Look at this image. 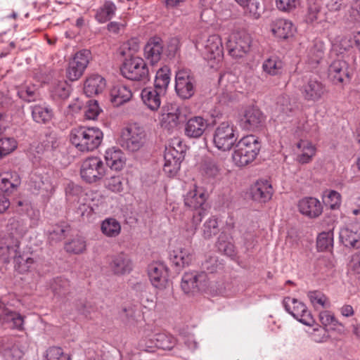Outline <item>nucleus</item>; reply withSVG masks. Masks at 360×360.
I'll return each instance as SVG.
<instances>
[{
    "label": "nucleus",
    "mask_w": 360,
    "mask_h": 360,
    "mask_svg": "<svg viewBox=\"0 0 360 360\" xmlns=\"http://www.w3.org/2000/svg\"><path fill=\"white\" fill-rule=\"evenodd\" d=\"M102 131L97 127H81L73 129L70 133L72 144L82 153L93 151L101 143Z\"/></svg>",
    "instance_id": "obj_1"
},
{
    "label": "nucleus",
    "mask_w": 360,
    "mask_h": 360,
    "mask_svg": "<svg viewBox=\"0 0 360 360\" xmlns=\"http://www.w3.org/2000/svg\"><path fill=\"white\" fill-rule=\"evenodd\" d=\"M260 148L257 137L254 135L246 136L236 144L232 155L233 161L236 165L244 167L256 158Z\"/></svg>",
    "instance_id": "obj_2"
},
{
    "label": "nucleus",
    "mask_w": 360,
    "mask_h": 360,
    "mask_svg": "<svg viewBox=\"0 0 360 360\" xmlns=\"http://www.w3.org/2000/svg\"><path fill=\"white\" fill-rule=\"evenodd\" d=\"M122 75L130 80L146 84L150 80L149 70L145 60L138 56L126 58L120 68Z\"/></svg>",
    "instance_id": "obj_3"
},
{
    "label": "nucleus",
    "mask_w": 360,
    "mask_h": 360,
    "mask_svg": "<svg viewBox=\"0 0 360 360\" xmlns=\"http://www.w3.org/2000/svg\"><path fill=\"white\" fill-rule=\"evenodd\" d=\"M146 134L144 129L136 124L130 125L121 131L119 143L129 152L139 150L145 144Z\"/></svg>",
    "instance_id": "obj_4"
},
{
    "label": "nucleus",
    "mask_w": 360,
    "mask_h": 360,
    "mask_svg": "<svg viewBox=\"0 0 360 360\" xmlns=\"http://www.w3.org/2000/svg\"><path fill=\"white\" fill-rule=\"evenodd\" d=\"M196 81L191 70L179 68L175 75V91L182 99L191 98L195 91Z\"/></svg>",
    "instance_id": "obj_5"
},
{
    "label": "nucleus",
    "mask_w": 360,
    "mask_h": 360,
    "mask_svg": "<svg viewBox=\"0 0 360 360\" xmlns=\"http://www.w3.org/2000/svg\"><path fill=\"white\" fill-rule=\"evenodd\" d=\"M237 139L234 125L229 122H224L216 128L213 141L219 150L226 151L231 149Z\"/></svg>",
    "instance_id": "obj_6"
},
{
    "label": "nucleus",
    "mask_w": 360,
    "mask_h": 360,
    "mask_svg": "<svg viewBox=\"0 0 360 360\" xmlns=\"http://www.w3.org/2000/svg\"><path fill=\"white\" fill-rule=\"evenodd\" d=\"M251 38L245 31L232 32L226 41V48L233 58H242L250 50Z\"/></svg>",
    "instance_id": "obj_7"
},
{
    "label": "nucleus",
    "mask_w": 360,
    "mask_h": 360,
    "mask_svg": "<svg viewBox=\"0 0 360 360\" xmlns=\"http://www.w3.org/2000/svg\"><path fill=\"white\" fill-rule=\"evenodd\" d=\"M105 166L100 158L91 157L82 162L80 174L86 182L94 183L105 176Z\"/></svg>",
    "instance_id": "obj_8"
},
{
    "label": "nucleus",
    "mask_w": 360,
    "mask_h": 360,
    "mask_svg": "<svg viewBox=\"0 0 360 360\" xmlns=\"http://www.w3.org/2000/svg\"><path fill=\"white\" fill-rule=\"evenodd\" d=\"M285 309L295 319L306 326H313L315 323L306 305L295 298L287 297L283 302Z\"/></svg>",
    "instance_id": "obj_9"
},
{
    "label": "nucleus",
    "mask_w": 360,
    "mask_h": 360,
    "mask_svg": "<svg viewBox=\"0 0 360 360\" xmlns=\"http://www.w3.org/2000/svg\"><path fill=\"white\" fill-rule=\"evenodd\" d=\"M91 58L89 50L83 49L77 52L70 61L67 69V77L70 81H76L83 75Z\"/></svg>",
    "instance_id": "obj_10"
},
{
    "label": "nucleus",
    "mask_w": 360,
    "mask_h": 360,
    "mask_svg": "<svg viewBox=\"0 0 360 360\" xmlns=\"http://www.w3.org/2000/svg\"><path fill=\"white\" fill-rule=\"evenodd\" d=\"M208 276L204 271L186 272L181 278V287L186 294L205 290L208 286Z\"/></svg>",
    "instance_id": "obj_11"
},
{
    "label": "nucleus",
    "mask_w": 360,
    "mask_h": 360,
    "mask_svg": "<svg viewBox=\"0 0 360 360\" xmlns=\"http://www.w3.org/2000/svg\"><path fill=\"white\" fill-rule=\"evenodd\" d=\"M299 110L298 103L287 95L280 96L277 98L274 116L282 122L295 115Z\"/></svg>",
    "instance_id": "obj_12"
},
{
    "label": "nucleus",
    "mask_w": 360,
    "mask_h": 360,
    "mask_svg": "<svg viewBox=\"0 0 360 360\" xmlns=\"http://www.w3.org/2000/svg\"><path fill=\"white\" fill-rule=\"evenodd\" d=\"M301 94L306 101L316 102L326 92L325 85L316 77L306 79L300 88Z\"/></svg>",
    "instance_id": "obj_13"
},
{
    "label": "nucleus",
    "mask_w": 360,
    "mask_h": 360,
    "mask_svg": "<svg viewBox=\"0 0 360 360\" xmlns=\"http://www.w3.org/2000/svg\"><path fill=\"white\" fill-rule=\"evenodd\" d=\"M181 108L175 103H167L162 108V127L169 131L176 127L183 117Z\"/></svg>",
    "instance_id": "obj_14"
},
{
    "label": "nucleus",
    "mask_w": 360,
    "mask_h": 360,
    "mask_svg": "<svg viewBox=\"0 0 360 360\" xmlns=\"http://www.w3.org/2000/svg\"><path fill=\"white\" fill-rule=\"evenodd\" d=\"M164 158V172L169 176H174L179 170L184 158L182 151H179L172 146L166 147Z\"/></svg>",
    "instance_id": "obj_15"
},
{
    "label": "nucleus",
    "mask_w": 360,
    "mask_h": 360,
    "mask_svg": "<svg viewBox=\"0 0 360 360\" xmlns=\"http://www.w3.org/2000/svg\"><path fill=\"white\" fill-rule=\"evenodd\" d=\"M20 241L15 237L4 235L0 238V259L8 263L19 252Z\"/></svg>",
    "instance_id": "obj_16"
},
{
    "label": "nucleus",
    "mask_w": 360,
    "mask_h": 360,
    "mask_svg": "<svg viewBox=\"0 0 360 360\" xmlns=\"http://www.w3.org/2000/svg\"><path fill=\"white\" fill-rule=\"evenodd\" d=\"M203 54L206 60H220L223 56V45L220 37L212 34L203 42Z\"/></svg>",
    "instance_id": "obj_17"
},
{
    "label": "nucleus",
    "mask_w": 360,
    "mask_h": 360,
    "mask_svg": "<svg viewBox=\"0 0 360 360\" xmlns=\"http://www.w3.org/2000/svg\"><path fill=\"white\" fill-rule=\"evenodd\" d=\"M148 276L152 285L159 289L166 288L168 283L167 268L162 263H154L148 266Z\"/></svg>",
    "instance_id": "obj_18"
},
{
    "label": "nucleus",
    "mask_w": 360,
    "mask_h": 360,
    "mask_svg": "<svg viewBox=\"0 0 360 360\" xmlns=\"http://www.w3.org/2000/svg\"><path fill=\"white\" fill-rule=\"evenodd\" d=\"M109 268L114 275L122 276L131 272L132 262L127 254L120 252L111 257Z\"/></svg>",
    "instance_id": "obj_19"
},
{
    "label": "nucleus",
    "mask_w": 360,
    "mask_h": 360,
    "mask_svg": "<svg viewBox=\"0 0 360 360\" xmlns=\"http://www.w3.org/2000/svg\"><path fill=\"white\" fill-rule=\"evenodd\" d=\"M23 317L18 313L13 311L0 302V323L8 328L22 329Z\"/></svg>",
    "instance_id": "obj_20"
},
{
    "label": "nucleus",
    "mask_w": 360,
    "mask_h": 360,
    "mask_svg": "<svg viewBox=\"0 0 360 360\" xmlns=\"http://www.w3.org/2000/svg\"><path fill=\"white\" fill-rule=\"evenodd\" d=\"M208 125V120L201 116L191 117L185 124V135L193 139L200 138L205 133Z\"/></svg>",
    "instance_id": "obj_21"
},
{
    "label": "nucleus",
    "mask_w": 360,
    "mask_h": 360,
    "mask_svg": "<svg viewBox=\"0 0 360 360\" xmlns=\"http://www.w3.org/2000/svg\"><path fill=\"white\" fill-rule=\"evenodd\" d=\"M65 192L69 200H71L70 198H73L74 196H78L77 202L79 203V206L77 207V212L82 217L86 216L87 217L91 215L93 213V208L89 204L84 202L86 195L82 192L79 186L73 184H69L66 188Z\"/></svg>",
    "instance_id": "obj_22"
},
{
    "label": "nucleus",
    "mask_w": 360,
    "mask_h": 360,
    "mask_svg": "<svg viewBox=\"0 0 360 360\" xmlns=\"http://www.w3.org/2000/svg\"><path fill=\"white\" fill-rule=\"evenodd\" d=\"M264 122L262 112L257 108H248L240 120V125L246 130H255L262 126Z\"/></svg>",
    "instance_id": "obj_23"
},
{
    "label": "nucleus",
    "mask_w": 360,
    "mask_h": 360,
    "mask_svg": "<svg viewBox=\"0 0 360 360\" xmlns=\"http://www.w3.org/2000/svg\"><path fill=\"white\" fill-rule=\"evenodd\" d=\"M300 212L311 219L318 217L323 211L321 202L312 197L304 198L298 202Z\"/></svg>",
    "instance_id": "obj_24"
},
{
    "label": "nucleus",
    "mask_w": 360,
    "mask_h": 360,
    "mask_svg": "<svg viewBox=\"0 0 360 360\" xmlns=\"http://www.w3.org/2000/svg\"><path fill=\"white\" fill-rule=\"evenodd\" d=\"M274 193V189L270 182L266 179H260L251 188V195L255 200L262 202L269 201Z\"/></svg>",
    "instance_id": "obj_25"
},
{
    "label": "nucleus",
    "mask_w": 360,
    "mask_h": 360,
    "mask_svg": "<svg viewBox=\"0 0 360 360\" xmlns=\"http://www.w3.org/2000/svg\"><path fill=\"white\" fill-rule=\"evenodd\" d=\"M348 65L342 60H334L328 68V77L335 84L349 79Z\"/></svg>",
    "instance_id": "obj_26"
},
{
    "label": "nucleus",
    "mask_w": 360,
    "mask_h": 360,
    "mask_svg": "<svg viewBox=\"0 0 360 360\" xmlns=\"http://www.w3.org/2000/svg\"><path fill=\"white\" fill-rule=\"evenodd\" d=\"M340 238L346 247L360 248V224H351L342 229L340 232Z\"/></svg>",
    "instance_id": "obj_27"
},
{
    "label": "nucleus",
    "mask_w": 360,
    "mask_h": 360,
    "mask_svg": "<svg viewBox=\"0 0 360 360\" xmlns=\"http://www.w3.org/2000/svg\"><path fill=\"white\" fill-rule=\"evenodd\" d=\"M163 41L159 37H153L149 39L144 48V55L151 64L157 63L161 59L163 53Z\"/></svg>",
    "instance_id": "obj_28"
},
{
    "label": "nucleus",
    "mask_w": 360,
    "mask_h": 360,
    "mask_svg": "<svg viewBox=\"0 0 360 360\" xmlns=\"http://www.w3.org/2000/svg\"><path fill=\"white\" fill-rule=\"evenodd\" d=\"M169 258L172 264L181 269L191 263L193 255L190 249L179 246L169 253Z\"/></svg>",
    "instance_id": "obj_29"
},
{
    "label": "nucleus",
    "mask_w": 360,
    "mask_h": 360,
    "mask_svg": "<svg viewBox=\"0 0 360 360\" xmlns=\"http://www.w3.org/2000/svg\"><path fill=\"white\" fill-rule=\"evenodd\" d=\"M165 92L155 88H145L141 91V97L143 103L151 110H157L161 105V99Z\"/></svg>",
    "instance_id": "obj_30"
},
{
    "label": "nucleus",
    "mask_w": 360,
    "mask_h": 360,
    "mask_svg": "<svg viewBox=\"0 0 360 360\" xmlns=\"http://www.w3.org/2000/svg\"><path fill=\"white\" fill-rule=\"evenodd\" d=\"M106 86L105 79L99 75H92L85 81L84 92L88 97H92L103 92Z\"/></svg>",
    "instance_id": "obj_31"
},
{
    "label": "nucleus",
    "mask_w": 360,
    "mask_h": 360,
    "mask_svg": "<svg viewBox=\"0 0 360 360\" xmlns=\"http://www.w3.org/2000/svg\"><path fill=\"white\" fill-rule=\"evenodd\" d=\"M105 159L108 166L116 171L121 170L126 162L124 153L116 147H112L105 151Z\"/></svg>",
    "instance_id": "obj_32"
},
{
    "label": "nucleus",
    "mask_w": 360,
    "mask_h": 360,
    "mask_svg": "<svg viewBox=\"0 0 360 360\" xmlns=\"http://www.w3.org/2000/svg\"><path fill=\"white\" fill-rule=\"evenodd\" d=\"M297 148L299 150V154L297 160L301 164H307L311 162L316 153L315 146L307 140H300L297 143Z\"/></svg>",
    "instance_id": "obj_33"
},
{
    "label": "nucleus",
    "mask_w": 360,
    "mask_h": 360,
    "mask_svg": "<svg viewBox=\"0 0 360 360\" xmlns=\"http://www.w3.org/2000/svg\"><path fill=\"white\" fill-rule=\"evenodd\" d=\"M206 201V195L204 191L198 188L196 186L189 191L184 198V204L186 207L193 210H198Z\"/></svg>",
    "instance_id": "obj_34"
},
{
    "label": "nucleus",
    "mask_w": 360,
    "mask_h": 360,
    "mask_svg": "<svg viewBox=\"0 0 360 360\" xmlns=\"http://www.w3.org/2000/svg\"><path fill=\"white\" fill-rule=\"evenodd\" d=\"M13 259L15 270L20 274L27 272L36 268L37 261L32 257L30 253H21L19 251Z\"/></svg>",
    "instance_id": "obj_35"
},
{
    "label": "nucleus",
    "mask_w": 360,
    "mask_h": 360,
    "mask_svg": "<svg viewBox=\"0 0 360 360\" xmlns=\"http://www.w3.org/2000/svg\"><path fill=\"white\" fill-rule=\"evenodd\" d=\"M110 101L115 106H120L128 101L132 97L131 89L122 84L114 86L110 90Z\"/></svg>",
    "instance_id": "obj_36"
},
{
    "label": "nucleus",
    "mask_w": 360,
    "mask_h": 360,
    "mask_svg": "<svg viewBox=\"0 0 360 360\" xmlns=\"http://www.w3.org/2000/svg\"><path fill=\"white\" fill-rule=\"evenodd\" d=\"M295 31V27L291 21L285 19L276 20L272 27V32L280 39H288L292 37Z\"/></svg>",
    "instance_id": "obj_37"
},
{
    "label": "nucleus",
    "mask_w": 360,
    "mask_h": 360,
    "mask_svg": "<svg viewBox=\"0 0 360 360\" xmlns=\"http://www.w3.org/2000/svg\"><path fill=\"white\" fill-rule=\"evenodd\" d=\"M117 6L110 0H105L103 4L96 9L95 18L100 23L111 20L115 15Z\"/></svg>",
    "instance_id": "obj_38"
},
{
    "label": "nucleus",
    "mask_w": 360,
    "mask_h": 360,
    "mask_svg": "<svg viewBox=\"0 0 360 360\" xmlns=\"http://www.w3.org/2000/svg\"><path fill=\"white\" fill-rule=\"evenodd\" d=\"M32 117L37 123L46 124L53 117V110L47 105H34L31 106Z\"/></svg>",
    "instance_id": "obj_39"
},
{
    "label": "nucleus",
    "mask_w": 360,
    "mask_h": 360,
    "mask_svg": "<svg viewBox=\"0 0 360 360\" xmlns=\"http://www.w3.org/2000/svg\"><path fill=\"white\" fill-rule=\"evenodd\" d=\"M284 63L276 56L266 59L262 64L263 71L271 76L281 75L283 72Z\"/></svg>",
    "instance_id": "obj_40"
},
{
    "label": "nucleus",
    "mask_w": 360,
    "mask_h": 360,
    "mask_svg": "<svg viewBox=\"0 0 360 360\" xmlns=\"http://www.w3.org/2000/svg\"><path fill=\"white\" fill-rule=\"evenodd\" d=\"M325 19V9L320 0L309 2L306 20L307 22H321Z\"/></svg>",
    "instance_id": "obj_41"
},
{
    "label": "nucleus",
    "mask_w": 360,
    "mask_h": 360,
    "mask_svg": "<svg viewBox=\"0 0 360 360\" xmlns=\"http://www.w3.org/2000/svg\"><path fill=\"white\" fill-rule=\"evenodd\" d=\"M221 169L217 162L211 159L205 158L201 163L200 172L202 176L209 180L217 179L220 174Z\"/></svg>",
    "instance_id": "obj_42"
},
{
    "label": "nucleus",
    "mask_w": 360,
    "mask_h": 360,
    "mask_svg": "<svg viewBox=\"0 0 360 360\" xmlns=\"http://www.w3.org/2000/svg\"><path fill=\"white\" fill-rule=\"evenodd\" d=\"M6 230L7 236L17 238L20 240L26 232V226L23 220L13 217L8 220Z\"/></svg>",
    "instance_id": "obj_43"
},
{
    "label": "nucleus",
    "mask_w": 360,
    "mask_h": 360,
    "mask_svg": "<svg viewBox=\"0 0 360 360\" xmlns=\"http://www.w3.org/2000/svg\"><path fill=\"white\" fill-rule=\"evenodd\" d=\"M101 230L105 236L115 238L121 232V225L117 219L110 217L102 221Z\"/></svg>",
    "instance_id": "obj_44"
},
{
    "label": "nucleus",
    "mask_w": 360,
    "mask_h": 360,
    "mask_svg": "<svg viewBox=\"0 0 360 360\" xmlns=\"http://www.w3.org/2000/svg\"><path fill=\"white\" fill-rule=\"evenodd\" d=\"M170 82V70L167 66L160 68L155 75L154 88L166 93Z\"/></svg>",
    "instance_id": "obj_45"
},
{
    "label": "nucleus",
    "mask_w": 360,
    "mask_h": 360,
    "mask_svg": "<svg viewBox=\"0 0 360 360\" xmlns=\"http://www.w3.org/2000/svg\"><path fill=\"white\" fill-rule=\"evenodd\" d=\"M157 348L164 350H170L176 345V340L174 337L166 333H157L151 339Z\"/></svg>",
    "instance_id": "obj_46"
},
{
    "label": "nucleus",
    "mask_w": 360,
    "mask_h": 360,
    "mask_svg": "<svg viewBox=\"0 0 360 360\" xmlns=\"http://www.w3.org/2000/svg\"><path fill=\"white\" fill-rule=\"evenodd\" d=\"M0 346L5 355L11 357V360H18L21 357V352L13 344L11 338L7 337L1 338Z\"/></svg>",
    "instance_id": "obj_47"
},
{
    "label": "nucleus",
    "mask_w": 360,
    "mask_h": 360,
    "mask_svg": "<svg viewBox=\"0 0 360 360\" xmlns=\"http://www.w3.org/2000/svg\"><path fill=\"white\" fill-rule=\"evenodd\" d=\"M68 227L64 224H55L51 226L47 231L48 239L51 243H57L63 240Z\"/></svg>",
    "instance_id": "obj_48"
},
{
    "label": "nucleus",
    "mask_w": 360,
    "mask_h": 360,
    "mask_svg": "<svg viewBox=\"0 0 360 360\" xmlns=\"http://www.w3.org/2000/svg\"><path fill=\"white\" fill-rule=\"evenodd\" d=\"M18 95L21 99L29 103L35 101L39 97L37 88L34 84L20 86L18 90Z\"/></svg>",
    "instance_id": "obj_49"
},
{
    "label": "nucleus",
    "mask_w": 360,
    "mask_h": 360,
    "mask_svg": "<svg viewBox=\"0 0 360 360\" xmlns=\"http://www.w3.org/2000/svg\"><path fill=\"white\" fill-rule=\"evenodd\" d=\"M53 99H66L70 93V86L65 81H60L55 84L51 91Z\"/></svg>",
    "instance_id": "obj_50"
},
{
    "label": "nucleus",
    "mask_w": 360,
    "mask_h": 360,
    "mask_svg": "<svg viewBox=\"0 0 360 360\" xmlns=\"http://www.w3.org/2000/svg\"><path fill=\"white\" fill-rule=\"evenodd\" d=\"M86 243L84 238L76 236L71 241L65 243V249L68 252L81 254L86 250Z\"/></svg>",
    "instance_id": "obj_51"
},
{
    "label": "nucleus",
    "mask_w": 360,
    "mask_h": 360,
    "mask_svg": "<svg viewBox=\"0 0 360 360\" xmlns=\"http://www.w3.org/2000/svg\"><path fill=\"white\" fill-rule=\"evenodd\" d=\"M307 296L312 304V305L318 309L328 308L330 307V302L325 295L320 291H310L308 292Z\"/></svg>",
    "instance_id": "obj_52"
},
{
    "label": "nucleus",
    "mask_w": 360,
    "mask_h": 360,
    "mask_svg": "<svg viewBox=\"0 0 360 360\" xmlns=\"http://www.w3.org/2000/svg\"><path fill=\"white\" fill-rule=\"evenodd\" d=\"M217 219L211 217L205 221L202 226V236L205 239H210L219 232Z\"/></svg>",
    "instance_id": "obj_53"
},
{
    "label": "nucleus",
    "mask_w": 360,
    "mask_h": 360,
    "mask_svg": "<svg viewBox=\"0 0 360 360\" xmlns=\"http://www.w3.org/2000/svg\"><path fill=\"white\" fill-rule=\"evenodd\" d=\"M43 360H71V358L60 347H51L45 352Z\"/></svg>",
    "instance_id": "obj_54"
},
{
    "label": "nucleus",
    "mask_w": 360,
    "mask_h": 360,
    "mask_svg": "<svg viewBox=\"0 0 360 360\" xmlns=\"http://www.w3.org/2000/svg\"><path fill=\"white\" fill-rule=\"evenodd\" d=\"M216 246L219 251L225 255L231 256L233 254V245L229 241V236L224 232L219 234Z\"/></svg>",
    "instance_id": "obj_55"
},
{
    "label": "nucleus",
    "mask_w": 360,
    "mask_h": 360,
    "mask_svg": "<svg viewBox=\"0 0 360 360\" xmlns=\"http://www.w3.org/2000/svg\"><path fill=\"white\" fill-rule=\"evenodd\" d=\"M10 176L9 174H0V191L5 195L11 193L18 184L17 178L11 181Z\"/></svg>",
    "instance_id": "obj_56"
},
{
    "label": "nucleus",
    "mask_w": 360,
    "mask_h": 360,
    "mask_svg": "<svg viewBox=\"0 0 360 360\" xmlns=\"http://www.w3.org/2000/svg\"><path fill=\"white\" fill-rule=\"evenodd\" d=\"M333 234L331 232H322L317 237L316 245L319 251H325L333 246Z\"/></svg>",
    "instance_id": "obj_57"
},
{
    "label": "nucleus",
    "mask_w": 360,
    "mask_h": 360,
    "mask_svg": "<svg viewBox=\"0 0 360 360\" xmlns=\"http://www.w3.org/2000/svg\"><path fill=\"white\" fill-rule=\"evenodd\" d=\"M17 148V142L13 138L0 139V158L6 156Z\"/></svg>",
    "instance_id": "obj_58"
},
{
    "label": "nucleus",
    "mask_w": 360,
    "mask_h": 360,
    "mask_svg": "<svg viewBox=\"0 0 360 360\" xmlns=\"http://www.w3.org/2000/svg\"><path fill=\"white\" fill-rule=\"evenodd\" d=\"M105 184L107 188L115 193H120L124 189L123 178L120 175L106 179Z\"/></svg>",
    "instance_id": "obj_59"
},
{
    "label": "nucleus",
    "mask_w": 360,
    "mask_h": 360,
    "mask_svg": "<svg viewBox=\"0 0 360 360\" xmlns=\"http://www.w3.org/2000/svg\"><path fill=\"white\" fill-rule=\"evenodd\" d=\"M326 203L332 210L338 208L341 204V195L336 191L329 190L325 192L324 195Z\"/></svg>",
    "instance_id": "obj_60"
},
{
    "label": "nucleus",
    "mask_w": 360,
    "mask_h": 360,
    "mask_svg": "<svg viewBox=\"0 0 360 360\" xmlns=\"http://www.w3.org/2000/svg\"><path fill=\"white\" fill-rule=\"evenodd\" d=\"M300 4V0H276V8L285 13L295 11Z\"/></svg>",
    "instance_id": "obj_61"
},
{
    "label": "nucleus",
    "mask_w": 360,
    "mask_h": 360,
    "mask_svg": "<svg viewBox=\"0 0 360 360\" xmlns=\"http://www.w3.org/2000/svg\"><path fill=\"white\" fill-rule=\"evenodd\" d=\"M102 112L101 108L99 107L97 101L89 100L87 102V105L85 110V117L88 120H96L98 115Z\"/></svg>",
    "instance_id": "obj_62"
},
{
    "label": "nucleus",
    "mask_w": 360,
    "mask_h": 360,
    "mask_svg": "<svg viewBox=\"0 0 360 360\" xmlns=\"http://www.w3.org/2000/svg\"><path fill=\"white\" fill-rule=\"evenodd\" d=\"M200 18L201 22L204 24L202 25V27H208L215 21V12L212 8H201Z\"/></svg>",
    "instance_id": "obj_63"
},
{
    "label": "nucleus",
    "mask_w": 360,
    "mask_h": 360,
    "mask_svg": "<svg viewBox=\"0 0 360 360\" xmlns=\"http://www.w3.org/2000/svg\"><path fill=\"white\" fill-rule=\"evenodd\" d=\"M319 319L323 325L325 326H342L343 325L340 323L334 316V314L329 311H323L320 312Z\"/></svg>",
    "instance_id": "obj_64"
}]
</instances>
